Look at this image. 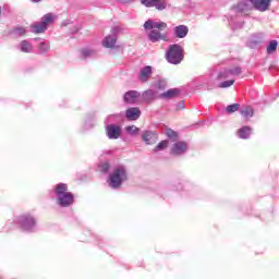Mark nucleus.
I'll list each match as a JSON object with an SVG mask.
<instances>
[{
	"instance_id": "f257e3e1",
	"label": "nucleus",
	"mask_w": 279,
	"mask_h": 279,
	"mask_svg": "<svg viewBox=\"0 0 279 279\" xmlns=\"http://www.w3.org/2000/svg\"><path fill=\"white\" fill-rule=\"evenodd\" d=\"M144 29H151L148 33V40H150V43H160V40L167 43V40H169L167 35L160 33L167 29V23L162 21L147 20L144 23Z\"/></svg>"
},
{
	"instance_id": "f03ea898",
	"label": "nucleus",
	"mask_w": 279,
	"mask_h": 279,
	"mask_svg": "<svg viewBox=\"0 0 279 279\" xmlns=\"http://www.w3.org/2000/svg\"><path fill=\"white\" fill-rule=\"evenodd\" d=\"M54 195L58 206L61 208H69L75 203V196L69 191L66 183H58L54 185Z\"/></svg>"
},
{
	"instance_id": "7ed1b4c3",
	"label": "nucleus",
	"mask_w": 279,
	"mask_h": 279,
	"mask_svg": "<svg viewBox=\"0 0 279 279\" xmlns=\"http://www.w3.org/2000/svg\"><path fill=\"white\" fill-rule=\"evenodd\" d=\"M110 189H121L123 182H128V168L125 166L116 167L107 180Z\"/></svg>"
},
{
	"instance_id": "20e7f679",
	"label": "nucleus",
	"mask_w": 279,
	"mask_h": 279,
	"mask_svg": "<svg viewBox=\"0 0 279 279\" xmlns=\"http://www.w3.org/2000/svg\"><path fill=\"white\" fill-rule=\"evenodd\" d=\"M15 223L20 226L23 232H36V228L38 226V221L33 214L25 213L21 214L14 219Z\"/></svg>"
},
{
	"instance_id": "39448f33",
	"label": "nucleus",
	"mask_w": 279,
	"mask_h": 279,
	"mask_svg": "<svg viewBox=\"0 0 279 279\" xmlns=\"http://www.w3.org/2000/svg\"><path fill=\"white\" fill-rule=\"evenodd\" d=\"M166 60L169 64H180L184 60V49L178 44L170 45L166 51Z\"/></svg>"
},
{
	"instance_id": "423d86ee",
	"label": "nucleus",
	"mask_w": 279,
	"mask_h": 279,
	"mask_svg": "<svg viewBox=\"0 0 279 279\" xmlns=\"http://www.w3.org/2000/svg\"><path fill=\"white\" fill-rule=\"evenodd\" d=\"M124 104L129 106H138L141 104V92L129 90L123 95Z\"/></svg>"
},
{
	"instance_id": "0eeeda50",
	"label": "nucleus",
	"mask_w": 279,
	"mask_h": 279,
	"mask_svg": "<svg viewBox=\"0 0 279 279\" xmlns=\"http://www.w3.org/2000/svg\"><path fill=\"white\" fill-rule=\"evenodd\" d=\"M189 151V144L184 141L174 142L170 148L171 156H184Z\"/></svg>"
},
{
	"instance_id": "6e6552de",
	"label": "nucleus",
	"mask_w": 279,
	"mask_h": 279,
	"mask_svg": "<svg viewBox=\"0 0 279 279\" xmlns=\"http://www.w3.org/2000/svg\"><path fill=\"white\" fill-rule=\"evenodd\" d=\"M106 134L110 141H117L121 137V128L117 124H109L106 126Z\"/></svg>"
},
{
	"instance_id": "1a4fd4ad",
	"label": "nucleus",
	"mask_w": 279,
	"mask_h": 279,
	"mask_svg": "<svg viewBox=\"0 0 279 279\" xmlns=\"http://www.w3.org/2000/svg\"><path fill=\"white\" fill-rule=\"evenodd\" d=\"M153 73H154L153 68L150 65H146L140 70L137 74V80L142 82V84H145L149 82V77H151Z\"/></svg>"
},
{
	"instance_id": "9d476101",
	"label": "nucleus",
	"mask_w": 279,
	"mask_h": 279,
	"mask_svg": "<svg viewBox=\"0 0 279 279\" xmlns=\"http://www.w3.org/2000/svg\"><path fill=\"white\" fill-rule=\"evenodd\" d=\"M142 141H144L146 145H155L158 141V134L154 131H144L142 133Z\"/></svg>"
},
{
	"instance_id": "9b49d317",
	"label": "nucleus",
	"mask_w": 279,
	"mask_h": 279,
	"mask_svg": "<svg viewBox=\"0 0 279 279\" xmlns=\"http://www.w3.org/2000/svg\"><path fill=\"white\" fill-rule=\"evenodd\" d=\"M125 117L129 121H137V119H141V109L138 107H131L125 111Z\"/></svg>"
},
{
	"instance_id": "f8f14e48",
	"label": "nucleus",
	"mask_w": 279,
	"mask_h": 279,
	"mask_svg": "<svg viewBox=\"0 0 279 279\" xmlns=\"http://www.w3.org/2000/svg\"><path fill=\"white\" fill-rule=\"evenodd\" d=\"M156 99L154 89H147L141 94V104H151Z\"/></svg>"
},
{
	"instance_id": "ddd939ff",
	"label": "nucleus",
	"mask_w": 279,
	"mask_h": 279,
	"mask_svg": "<svg viewBox=\"0 0 279 279\" xmlns=\"http://www.w3.org/2000/svg\"><path fill=\"white\" fill-rule=\"evenodd\" d=\"M16 49L22 53H32V51H34V46L32 43L27 41V39H24L16 46Z\"/></svg>"
},
{
	"instance_id": "4468645a",
	"label": "nucleus",
	"mask_w": 279,
	"mask_h": 279,
	"mask_svg": "<svg viewBox=\"0 0 279 279\" xmlns=\"http://www.w3.org/2000/svg\"><path fill=\"white\" fill-rule=\"evenodd\" d=\"M58 20V15H56L54 13H47L41 17V22L45 25V27L48 29L49 25H53V23H56V21Z\"/></svg>"
},
{
	"instance_id": "2eb2a0df",
	"label": "nucleus",
	"mask_w": 279,
	"mask_h": 279,
	"mask_svg": "<svg viewBox=\"0 0 279 279\" xmlns=\"http://www.w3.org/2000/svg\"><path fill=\"white\" fill-rule=\"evenodd\" d=\"M174 36L175 38H186L189 36V26L179 25L174 27Z\"/></svg>"
},
{
	"instance_id": "dca6fc26",
	"label": "nucleus",
	"mask_w": 279,
	"mask_h": 279,
	"mask_svg": "<svg viewBox=\"0 0 279 279\" xmlns=\"http://www.w3.org/2000/svg\"><path fill=\"white\" fill-rule=\"evenodd\" d=\"M117 45V35H109L102 40V47L106 49H112Z\"/></svg>"
},
{
	"instance_id": "f3484780",
	"label": "nucleus",
	"mask_w": 279,
	"mask_h": 279,
	"mask_svg": "<svg viewBox=\"0 0 279 279\" xmlns=\"http://www.w3.org/2000/svg\"><path fill=\"white\" fill-rule=\"evenodd\" d=\"M238 137L242 138L243 141H246L252 136V128L250 126H242L236 132Z\"/></svg>"
},
{
	"instance_id": "a211bd4d",
	"label": "nucleus",
	"mask_w": 279,
	"mask_h": 279,
	"mask_svg": "<svg viewBox=\"0 0 279 279\" xmlns=\"http://www.w3.org/2000/svg\"><path fill=\"white\" fill-rule=\"evenodd\" d=\"M178 95H180V90L178 88H171L160 94L159 97L160 99H173Z\"/></svg>"
},
{
	"instance_id": "6ab92c4d",
	"label": "nucleus",
	"mask_w": 279,
	"mask_h": 279,
	"mask_svg": "<svg viewBox=\"0 0 279 279\" xmlns=\"http://www.w3.org/2000/svg\"><path fill=\"white\" fill-rule=\"evenodd\" d=\"M240 114L246 120L252 119V117H254V108L250 106L243 107L240 110Z\"/></svg>"
},
{
	"instance_id": "aec40b11",
	"label": "nucleus",
	"mask_w": 279,
	"mask_h": 279,
	"mask_svg": "<svg viewBox=\"0 0 279 279\" xmlns=\"http://www.w3.org/2000/svg\"><path fill=\"white\" fill-rule=\"evenodd\" d=\"M32 32L33 34H45V32H47V28L40 21L39 23L32 25Z\"/></svg>"
},
{
	"instance_id": "412c9836",
	"label": "nucleus",
	"mask_w": 279,
	"mask_h": 279,
	"mask_svg": "<svg viewBox=\"0 0 279 279\" xmlns=\"http://www.w3.org/2000/svg\"><path fill=\"white\" fill-rule=\"evenodd\" d=\"M11 34L14 38H21V36H25L27 34V29L23 26H17L12 29Z\"/></svg>"
},
{
	"instance_id": "4be33fe9",
	"label": "nucleus",
	"mask_w": 279,
	"mask_h": 279,
	"mask_svg": "<svg viewBox=\"0 0 279 279\" xmlns=\"http://www.w3.org/2000/svg\"><path fill=\"white\" fill-rule=\"evenodd\" d=\"M277 49H278V40L276 39L270 40L268 46L266 47V51L269 56H271V53H276Z\"/></svg>"
},
{
	"instance_id": "5701e85b",
	"label": "nucleus",
	"mask_w": 279,
	"mask_h": 279,
	"mask_svg": "<svg viewBox=\"0 0 279 279\" xmlns=\"http://www.w3.org/2000/svg\"><path fill=\"white\" fill-rule=\"evenodd\" d=\"M217 80H232L230 69L221 70L217 75Z\"/></svg>"
},
{
	"instance_id": "b1692460",
	"label": "nucleus",
	"mask_w": 279,
	"mask_h": 279,
	"mask_svg": "<svg viewBox=\"0 0 279 279\" xmlns=\"http://www.w3.org/2000/svg\"><path fill=\"white\" fill-rule=\"evenodd\" d=\"M153 88H156V90H165L167 88V80L160 78L159 81L155 82L153 84Z\"/></svg>"
},
{
	"instance_id": "393cba45",
	"label": "nucleus",
	"mask_w": 279,
	"mask_h": 279,
	"mask_svg": "<svg viewBox=\"0 0 279 279\" xmlns=\"http://www.w3.org/2000/svg\"><path fill=\"white\" fill-rule=\"evenodd\" d=\"M39 53H49V50L51 49V46L48 41H41L38 45Z\"/></svg>"
},
{
	"instance_id": "a878e982",
	"label": "nucleus",
	"mask_w": 279,
	"mask_h": 279,
	"mask_svg": "<svg viewBox=\"0 0 279 279\" xmlns=\"http://www.w3.org/2000/svg\"><path fill=\"white\" fill-rule=\"evenodd\" d=\"M153 8H156V10H159V12H162V10H167V2L166 0H155V4Z\"/></svg>"
},
{
	"instance_id": "bb28decb",
	"label": "nucleus",
	"mask_w": 279,
	"mask_h": 279,
	"mask_svg": "<svg viewBox=\"0 0 279 279\" xmlns=\"http://www.w3.org/2000/svg\"><path fill=\"white\" fill-rule=\"evenodd\" d=\"M167 147H169V141L165 140V141H161L159 144H157V146L154 148V151L155 153L165 151Z\"/></svg>"
},
{
	"instance_id": "cd10ccee",
	"label": "nucleus",
	"mask_w": 279,
	"mask_h": 279,
	"mask_svg": "<svg viewBox=\"0 0 279 279\" xmlns=\"http://www.w3.org/2000/svg\"><path fill=\"white\" fill-rule=\"evenodd\" d=\"M239 108H241V105L239 104L229 105L226 108V112L232 114L233 112H238Z\"/></svg>"
},
{
	"instance_id": "c85d7f7f",
	"label": "nucleus",
	"mask_w": 279,
	"mask_h": 279,
	"mask_svg": "<svg viewBox=\"0 0 279 279\" xmlns=\"http://www.w3.org/2000/svg\"><path fill=\"white\" fill-rule=\"evenodd\" d=\"M166 136L172 141H178V133L171 129L166 130Z\"/></svg>"
},
{
	"instance_id": "c756f323",
	"label": "nucleus",
	"mask_w": 279,
	"mask_h": 279,
	"mask_svg": "<svg viewBox=\"0 0 279 279\" xmlns=\"http://www.w3.org/2000/svg\"><path fill=\"white\" fill-rule=\"evenodd\" d=\"M229 71L231 73V77H238V75H241V73H243V71L239 66H235L233 69H229Z\"/></svg>"
},
{
	"instance_id": "7c9ffc66",
	"label": "nucleus",
	"mask_w": 279,
	"mask_h": 279,
	"mask_svg": "<svg viewBox=\"0 0 279 279\" xmlns=\"http://www.w3.org/2000/svg\"><path fill=\"white\" fill-rule=\"evenodd\" d=\"M234 85V80L223 81L219 84V88H230V86Z\"/></svg>"
},
{
	"instance_id": "2f4dec72",
	"label": "nucleus",
	"mask_w": 279,
	"mask_h": 279,
	"mask_svg": "<svg viewBox=\"0 0 279 279\" xmlns=\"http://www.w3.org/2000/svg\"><path fill=\"white\" fill-rule=\"evenodd\" d=\"M141 3L145 5V8H154L156 0H141Z\"/></svg>"
},
{
	"instance_id": "473e14b6",
	"label": "nucleus",
	"mask_w": 279,
	"mask_h": 279,
	"mask_svg": "<svg viewBox=\"0 0 279 279\" xmlns=\"http://www.w3.org/2000/svg\"><path fill=\"white\" fill-rule=\"evenodd\" d=\"M125 130H126L128 134H131V135H134L138 132V128H136L134 125L126 126Z\"/></svg>"
},
{
	"instance_id": "72a5a7b5",
	"label": "nucleus",
	"mask_w": 279,
	"mask_h": 279,
	"mask_svg": "<svg viewBox=\"0 0 279 279\" xmlns=\"http://www.w3.org/2000/svg\"><path fill=\"white\" fill-rule=\"evenodd\" d=\"M100 170L102 171V173H108V171H110V163L109 162H102L100 165Z\"/></svg>"
},
{
	"instance_id": "f704fd0d",
	"label": "nucleus",
	"mask_w": 279,
	"mask_h": 279,
	"mask_svg": "<svg viewBox=\"0 0 279 279\" xmlns=\"http://www.w3.org/2000/svg\"><path fill=\"white\" fill-rule=\"evenodd\" d=\"M93 54V50L88 49V48H85L82 50V56L83 58H89V56Z\"/></svg>"
},
{
	"instance_id": "c9c22d12",
	"label": "nucleus",
	"mask_w": 279,
	"mask_h": 279,
	"mask_svg": "<svg viewBox=\"0 0 279 279\" xmlns=\"http://www.w3.org/2000/svg\"><path fill=\"white\" fill-rule=\"evenodd\" d=\"M256 45H260V38L250 41V47H256Z\"/></svg>"
},
{
	"instance_id": "e433bc0d",
	"label": "nucleus",
	"mask_w": 279,
	"mask_h": 279,
	"mask_svg": "<svg viewBox=\"0 0 279 279\" xmlns=\"http://www.w3.org/2000/svg\"><path fill=\"white\" fill-rule=\"evenodd\" d=\"M177 110H184V102H180L177 105Z\"/></svg>"
},
{
	"instance_id": "4c0bfd02",
	"label": "nucleus",
	"mask_w": 279,
	"mask_h": 279,
	"mask_svg": "<svg viewBox=\"0 0 279 279\" xmlns=\"http://www.w3.org/2000/svg\"><path fill=\"white\" fill-rule=\"evenodd\" d=\"M33 3H40L41 0H32Z\"/></svg>"
},
{
	"instance_id": "58836bf2",
	"label": "nucleus",
	"mask_w": 279,
	"mask_h": 279,
	"mask_svg": "<svg viewBox=\"0 0 279 279\" xmlns=\"http://www.w3.org/2000/svg\"><path fill=\"white\" fill-rule=\"evenodd\" d=\"M132 0H123L122 3H130Z\"/></svg>"
},
{
	"instance_id": "ea45409f",
	"label": "nucleus",
	"mask_w": 279,
	"mask_h": 279,
	"mask_svg": "<svg viewBox=\"0 0 279 279\" xmlns=\"http://www.w3.org/2000/svg\"><path fill=\"white\" fill-rule=\"evenodd\" d=\"M110 119H114V116H109L108 121H110Z\"/></svg>"
},
{
	"instance_id": "a19ab883",
	"label": "nucleus",
	"mask_w": 279,
	"mask_h": 279,
	"mask_svg": "<svg viewBox=\"0 0 279 279\" xmlns=\"http://www.w3.org/2000/svg\"><path fill=\"white\" fill-rule=\"evenodd\" d=\"M1 12H3V9L0 7V14H1Z\"/></svg>"
}]
</instances>
